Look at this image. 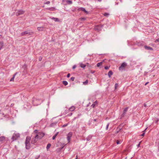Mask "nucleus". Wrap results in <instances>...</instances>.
Returning <instances> with one entry per match:
<instances>
[{
  "instance_id": "nucleus-1",
  "label": "nucleus",
  "mask_w": 159,
  "mask_h": 159,
  "mask_svg": "<svg viewBox=\"0 0 159 159\" xmlns=\"http://www.w3.org/2000/svg\"><path fill=\"white\" fill-rule=\"evenodd\" d=\"M6 141V143H9L10 141L7 138H6L4 136L0 137V143H2Z\"/></svg>"
},
{
  "instance_id": "nucleus-2",
  "label": "nucleus",
  "mask_w": 159,
  "mask_h": 159,
  "mask_svg": "<svg viewBox=\"0 0 159 159\" xmlns=\"http://www.w3.org/2000/svg\"><path fill=\"white\" fill-rule=\"evenodd\" d=\"M20 135L18 133H14L12 138V142L16 140L18 138L20 137Z\"/></svg>"
},
{
  "instance_id": "nucleus-3",
  "label": "nucleus",
  "mask_w": 159,
  "mask_h": 159,
  "mask_svg": "<svg viewBox=\"0 0 159 159\" xmlns=\"http://www.w3.org/2000/svg\"><path fill=\"white\" fill-rule=\"evenodd\" d=\"M37 135H35V137L33 138L31 141V144L35 145V143H36L37 141L39 139L37 138Z\"/></svg>"
},
{
  "instance_id": "nucleus-4",
  "label": "nucleus",
  "mask_w": 159,
  "mask_h": 159,
  "mask_svg": "<svg viewBox=\"0 0 159 159\" xmlns=\"http://www.w3.org/2000/svg\"><path fill=\"white\" fill-rule=\"evenodd\" d=\"M33 33L30 30H28L22 32L21 34L22 35H24L25 34H28L29 35H31L33 34Z\"/></svg>"
},
{
  "instance_id": "nucleus-5",
  "label": "nucleus",
  "mask_w": 159,
  "mask_h": 159,
  "mask_svg": "<svg viewBox=\"0 0 159 159\" xmlns=\"http://www.w3.org/2000/svg\"><path fill=\"white\" fill-rule=\"evenodd\" d=\"M127 65L126 63L125 62H124L121 64L120 66L119 67V70H124L126 66Z\"/></svg>"
},
{
  "instance_id": "nucleus-6",
  "label": "nucleus",
  "mask_w": 159,
  "mask_h": 159,
  "mask_svg": "<svg viewBox=\"0 0 159 159\" xmlns=\"http://www.w3.org/2000/svg\"><path fill=\"white\" fill-rule=\"evenodd\" d=\"M103 27V25H99L95 27V29L98 31H100L101 30L102 28Z\"/></svg>"
},
{
  "instance_id": "nucleus-7",
  "label": "nucleus",
  "mask_w": 159,
  "mask_h": 159,
  "mask_svg": "<svg viewBox=\"0 0 159 159\" xmlns=\"http://www.w3.org/2000/svg\"><path fill=\"white\" fill-rule=\"evenodd\" d=\"M44 135V133L42 132H39L38 134H36L35 135H37V138L39 139H41Z\"/></svg>"
},
{
  "instance_id": "nucleus-8",
  "label": "nucleus",
  "mask_w": 159,
  "mask_h": 159,
  "mask_svg": "<svg viewBox=\"0 0 159 159\" xmlns=\"http://www.w3.org/2000/svg\"><path fill=\"white\" fill-rule=\"evenodd\" d=\"M24 13V11L21 10H17V12H16V15L17 16H19L23 14Z\"/></svg>"
},
{
  "instance_id": "nucleus-9",
  "label": "nucleus",
  "mask_w": 159,
  "mask_h": 159,
  "mask_svg": "<svg viewBox=\"0 0 159 159\" xmlns=\"http://www.w3.org/2000/svg\"><path fill=\"white\" fill-rule=\"evenodd\" d=\"M72 133L71 132H70L68 133L67 135V138L68 142H70V139L72 136Z\"/></svg>"
},
{
  "instance_id": "nucleus-10",
  "label": "nucleus",
  "mask_w": 159,
  "mask_h": 159,
  "mask_svg": "<svg viewBox=\"0 0 159 159\" xmlns=\"http://www.w3.org/2000/svg\"><path fill=\"white\" fill-rule=\"evenodd\" d=\"M31 140V138L30 136H27L26 138V139L25 141V144H28V143H30V141Z\"/></svg>"
},
{
  "instance_id": "nucleus-11",
  "label": "nucleus",
  "mask_w": 159,
  "mask_h": 159,
  "mask_svg": "<svg viewBox=\"0 0 159 159\" xmlns=\"http://www.w3.org/2000/svg\"><path fill=\"white\" fill-rule=\"evenodd\" d=\"M78 10L79 11H83L84 12H85V13H86V14L88 13V12L86 10H85V9L83 7H80V8H78Z\"/></svg>"
},
{
  "instance_id": "nucleus-12",
  "label": "nucleus",
  "mask_w": 159,
  "mask_h": 159,
  "mask_svg": "<svg viewBox=\"0 0 159 159\" xmlns=\"http://www.w3.org/2000/svg\"><path fill=\"white\" fill-rule=\"evenodd\" d=\"M144 48L146 50H153V49L152 48L149 47L147 45H145L144 46Z\"/></svg>"
},
{
  "instance_id": "nucleus-13",
  "label": "nucleus",
  "mask_w": 159,
  "mask_h": 159,
  "mask_svg": "<svg viewBox=\"0 0 159 159\" xmlns=\"http://www.w3.org/2000/svg\"><path fill=\"white\" fill-rule=\"evenodd\" d=\"M128 107H127L125 108L123 111V113L121 115V116L122 117H123L125 115V114L126 113V112L127 111V110L128 109Z\"/></svg>"
},
{
  "instance_id": "nucleus-14",
  "label": "nucleus",
  "mask_w": 159,
  "mask_h": 159,
  "mask_svg": "<svg viewBox=\"0 0 159 159\" xmlns=\"http://www.w3.org/2000/svg\"><path fill=\"white\" fill-rule=\"evenodd\" d=\"M30 147V143L28 144H25V148L27 149H29Z\"/></svg>"
},
{
  "instance_id": "nucleus-15",
  "label": "nucleus",
  "mask_w": 159,
  "mask_h": 159,
  "mask_svg": "<svg viewBox=\"0 0 159 159\" xmlns=\"http://www.w3.org/2000/svg\"><path fill=\"white\" fill-rule=\"evenodd\" d=\"M97 101H95L91 105V106L93 108H94L96 105L97 104Z\"/></svg>"
},
{
  "instance_id": "nucleus-16",
  "label": "nucleus",
  "mask_w": 159,
  "mask_h": 159,
  "mask_svg": "<svg viewBox=\"0 0 159 159\" xmlns=\"http://www.w3.org/2000/svg\"><path fill=\"white\" fill-rule=\"evenodd\" d=\"M57 122H54L50 124V126L54 127V126H55L57 124Z\"/></svg>"
},
{
  "instance_id": "nucleus-17",
  "label": "nucleus",
  "mask_w": 159,
  "mask_h": 159,
  "mask_svg": "<svg viewBox=\"0 0 159 159\" xmlns=\"http://www.w3.org/2000/svg\"><path fill=\"white\" fill-rule=\"evenodd\" d=\"M46 9L51 11H53L55 10V8L54 7H52L50 8H46Z\"/></svg>"
},
{
  "instance_id": "nucleus-18",
  "label": "nucleus",
  "mask_w": 159,
  "mask_h": 159,
  "mask_svg": "<svg viewBox=\"0 0 159 159\" xmlns=\"http://www.w3.org/2000/svg\"><path fill=\"white\" fill-rule=\"evenodd\" d=\"M37 29L39 31H43V27H38Z\"/></svg>"
},
{
  "instance_id": "nucleus-19",
  "label": "nucleus",
  "mask_w": 159,
  "mask_h": 159,
  "mask_svg": "<svg viewBox=\"0 0 159 159\" xmlns=\"http://www.w3.org/2000/svg\"><path fill=\"white\" fill-rule=\"evenodd\" d=\"M112 74L113 72L111 70H110L107 74L108 75L109 77H110Z\"/></svg>"
},
{
  "instance_id": "nucleus-20",
  "label": "nucleus",
  "mask_w": 159,
  "mask_h": 159,
  "mask_svg": "<svg viewBox=\"0 0 159 159\" xmlns=\"http://www.w3.org/2000/svg\"><path fill=\"white\" fill-rule=\"evenodd\" d=\"M52 19L55 21H59V19L57 18L53 17L52 18Z\"/></svg>"
},
{
  "instance_id": "nucleus-21",
  "label": "nucleus",
  "mask_w": 159,
  "mask_h": 159,
  "mask_svg": "<svg viewBox=\"0 0 159 159\" xmlns=\"http://www.w3.org/2000/svg\"><path fill=\"white\" fill-rule=\"evenodd\" d=\"M75 109V107L74 106H72L69 108V110L70 111H74Z\"/></svg>"
},
{
  "instance_id": "nucleus-22",
  "label": "nucleus",
  "mask_w": 159,
  "mask_h": 159,
  "mask_svg": "<svg viewBox=\"0 0 159 159\" xmlns=\"http://www.w3.org/2000/svg\"><path fill=\"white\" fill-rule=\"evenodd\" d=\"M4 45V44L3 42H0V50L1 49V48H2L3 46Z\"/></svg>"
},
{
  "instance_id": "nucleus-23",
  "label": "nucleus",
  "mask_w": 159,
  "mask_h": 159,
  "mask_svg": "<svg viewBox=\"0 0 159 159\" xmlns=\"http://www.w3.org/2000/svg\"><path fill=\"white\" fill-rule=\"evenodd\" d=\"M88 80H85V81L83 82V84L85 85H87L88 84Z\"/></svg>"
},
{
  "instance_id": "nucleus-24",
  "label": "nucleus",
  "mask_w": 159,
  "mask_h": 159,
  "mask_svg": "<svg viewBox=\"0 0 159 159\" xmlns=\"http://www.w3.org/2000/svg\"><path fill=\"white\" fill-rule=\"evenodd\" d=\"M92 136H89L86 138V140L87 141H89L90 140Z\"/></svg>"
},
{
  "instance_id": "nucleus-25",
  "label": "nucleus",
  "mask_w": 159,
  "mask_h": 159,
  "mask_svg": "<svg viewBox=\"0 0 159 159\" xmlns=\"http://www.w3.org/2000/svg\"><path fill=\"white\" fill-rule=\"evenodd\" d=\"M58 132H57L56 134L53 136L52 138V139L53 140H54L56 138V136L58 134Z\"/></svg>"
},
{
  "instance_id": "nucleus-26",
  "label": "nucleus",
  "mask_w": 159,
  "mask_h": 159,
  "mask_svg": "<svg viewBox=\"0 0 159 159\" xmlns=\"http://www.w3.org/2000/svg\"><path fill=\"white\" fill-rule=\"evenodd\" d=\"M86 19L87 17H83L80 18V19L81 20V21H84L85 20H86Z\"/></svg>"
},
{
  "instance_id": "nucleus-27",
  "label": "nucleus",
  "mask_w": 159,
  "mask_h": 159,
  "mask_svg": "<svg viewBox=\"0 0 159 159\" xmlns=\"http://www.w3.org/2000/svg\"><path fill=\"white\" fill-rule=\"evenodd\" d=\"M51 146V144L50 143H48L47 144V146L46 147V148H47V150H48L49 148H50Z\"/></svg>"
},
{
  "instance_id": "nucleus-28",
  "label": "nucleus",
  "mask_w": 159,
  "mask_h": 159,
  "mask_svg": "<svg viewBox=\"0 0 159 159\" xmlns=\"http://www.w3.org/2000/svg\"><path fill=\"white\" fill-rule=\"evenodd\" d=\"M63 84L64 85L66 86L67 85L68 82L67 81H63L62 82Z\"/></svg>"
},
{
  "instance_id": "nucleus-29",
  "label": "nucleus",
  "mask_w": 159,
  "mask_h": 159,
  "mask_svg": "<svg viewBox=\"0 0 159 159\" xmlns=\"http://www.w3.org/2000/svg\"><path fill=\"white\" fill-rule=\"evenodd\" d=\"M102 62H100L98 63L97 64V66L98 67H99L100 66L102 65Z\"/></svg>"
},
{
  "instance_id": "nucleus-30",
  "label": "nucleus",
  "mask_w": 159,
  "mask_h": 159,
  "mask_svg": "<svg viewBox=\"0 0 159 159\" xmlns=\"http://www.w3.org/2000/svg\"><path fill=\"white\" fill-rule=\"evenodd\" d=\"M80 66L82 68H84L86 66V65L81 63L80 64Z\"/></svg>"
},
{
  "instance_id": "nucleus-31",
  "label": "nucleus",
  "mask_w": 159,
  "mask_h": 159,
  "mask_svg": "<svg viewBox=\"0 0 159 159\" xmlns=\"http://www.w3.org/2000/svg\"><path fill=\"white\" fill-rule=\"evenodd\" d=\"M66 2L68 4H71L72 3V1L70 0H67Z\"/></svg>"
},
{
  "instance_id": "nucleus-32",
  "label": "nucleus",
  "mask_w": 159,
  "mask_h": 159,
  "mask_svg": "<svg viewBox=\"0 0 159 159\" xmlns=\"http://www.w3.org/2000/svg\"><path fill=\"white\" fill-rule=\"evenodd\" d=\"M15 75L16 74L14 75L13 76V77L10 80V81H12L14 80Z\"/></svg>"
},
{
  "instance_id": "nucleus-33",
  "label": "nucleus",
  "mask_w": 159,
  "mask_h": 159,
  "mask_svg": "<svg viewBox=\"0 0 159 159\" xmlns=\"http://www.w3.org/2000/svg\"><path fill=\"white\" fill-rule=\"evenodd\" d=\"M103 15L105 16H109V14L108 13H105Z\"/></svg>"
},
{
  "instance_id": "nucleus-34",
  "label": "nucleus",
  "mask_w": 159,
  "mask_h": 159,
  "mask_svg": "<svg viewBox=\"0 0 159 159\" xmlns=\"http://www.w3.org/2000/svg\"><path fill=\"white\" fill-rule=\"evenodd\" d=\"M138 44L139 46H143V43L142 42H139L138 43Z\"/></svg>"
},
{
  "instance_id": "nucleus-35",
  "label": "nucleus",
  "mask_w": 159,
  "mask_h": 159,
  "mask_svg": "<svg viewBox=\"0 0 159 159\" xmlns=\"http://www.w3.org/2000/svg\"><path fill=\"white\" fill-rule=\"evenodd\" d=\"M118 86V83H116L115 84V89H116Z\"/></svg>"
},
{
  "instance_id": "nucleus-36",
  "label": "nucleus",
  "mask_w": 159,
  "mask_h": 159,
  "mask_svg": "<svg viewBox=\"0 0 159 159\" xmlns=\"http://www.w3.org/2000/svg\"><path fill=\"white\" fill-rule=\"evenodd\" d=\"M75 77H71L70 78V80H71L72 81H74V80H75Z\"/></svg>"
},
{
  "instance_id": "nucleus-37",
  "label": "nucleus",
  "mask_w": 159,
  "mask_h": 159,
  "mask_svg": "<svg viewBox=\"0 0 159 159\" xmlns=\"http://www.w3.org/2000/svg\"><path fill=\"white\" fill-rule=\"evenodd\" d=\"M50 3V2L49 1H47L46 2L44 3V4H48Z\"/></svg>"
},
{
  "instance_id": "nucleus-38",
  "label": "nucleus",
  "mask_w": 159,
  "mask_h": 159,
  "mask_svg": "<svg viewBox=\"0 0 159 159\" xmlns=\"http://www.w3.org/2000/svg\"><path fill=\"white\" fill-rule=\"evenodd\" d=\"M23 68H24L25 69V71H26V66L25 65H24L23 66Z\"/></svg>"
},
{
  "instance_id": "nucleus-39",
  "label": "nucleus",
  "mask_w": 159,
  "mask_h": 159,
  "mask_svg": "<svg viewBox=\"0 0 159 159\" xmlns=\"http://www.w3.org/2000/svg\"><path fill=\"white\" fill-rule=\"evenodd\" d=\"M68 125V124H65L62 125V127L64 128L66 126Z\"/></svg>"
},
{
  "instance_id": "nucleus-40",
  "label": "nucleus",
  "mask_w": 159,
  "mask_h": 159,
  "mask_svg": "<svg viewBox=\"0 0 159 159\" xmlns=\"http://www.w3.org/2000/svg\"><path fill=\"white\" fill-rule=\"evenodd\" d=\"M109 123H108L107 124V126H106V130H107V129H108V126H109Z\"/></svg>"
},
{
  "instance_id": "nucleus-41",
  "label": "nucleus",
  "mask_w": 159,
  "mask_h": 159,
  "mask_svg": "<svg viewBox=\"0 0 159 159\" xmlns=\"http://www.w3.org/2000/svg\"><path fill=\"white\" fill-rule=\"evenodd\" d=\"M42 59V57H40L39 58V61H41Z\"/></svg>"
},
{
  "instance_id": "nucleus-42",
  "label": "nucleus",
  "mask_w": 159,
  "mask_h": 159,
  "mask_svg": "<svg viewBox=\"0 0 159 159\" xmlns=\"http://www.w3.org/2000/svg\"><path fill=\"white\" fill-rule=\"evenodd\" d=\"M116 143L117 144H119L120 143V141L118 140H117V141H116Z\"/></svg>"
},
{
  "instance_id": "nucleus-43",
  "label": "nucleus",
  "mask_w": 159,
  "mask_h": 159,
  "mask_svg": "<svg viewBox=\"0 0 159 159\" xmlns=\"http://www.w3.org/2000/svg\"><path fill=\"white\" fill-rule=\"evenodd\" d=\"M109 67L108 66H106L105 67V69L106 70H107L109 69Z\"/></svg>"
},
{
  "instance_id": "nucleus-44",
  "label": "nucleus",
  "mask_w": 159,
  "mask_h": 159,
  "mask_svg": "<svg viewBox=\"0 0 159 159\" xmlns=\"http://www.w3.org/2000/svg\"><path fill=\"white\" fill-rule=\"evenodd\" d=\"M72 114V112H71L70 113H69L68 114V116H71Z\"/></svg>"
},
{
  "instance_id": "nucleus-45",
  "label": "nucleus",
  "mask_w": 159,
  "mask_h": 159,
  "mask_svg": "<svg viewBox=\"0 0 159 159\" xmlns=\"http://www.w3.org/2000/svg\"><path fill=\"white\" fill-rule=\"evenodd\" d=\"M70 76V73H68L67 75V78H69Z\"/></svg>"
},
{
  "instance_id": "nucleus-46",
  "label": "nucleus",
  "mask_w": 159,
  "mask_h": 159,
  "mask_svg": "<svg viewBox=\"0 0 159 159\" xmlns=\"http://www.w3.org/2000/svg\"><path fill=\"white\" fill-rule=\"evenodd\" d=\"M121 129H120L118 131H116V134L118 133H119V131L121 130Z\"/></svg>"
},
{
  "instance_id": "nucleus-47",
  "label": "nucleus",
  "mask_w": 159,
  "mask_h": 159,
  "mask_svg": "<svg viewBox=\"0 0 159 159\" xmlns=\"http://www.w3.org/2000/svg\"><path fill=\"white\" fill-rule=\"evenodd\" d=\"M76 67V66L75 65H74L73 66V67H72V68L73 69H74Z\"/></svg>"
},
{
  "instance_id": "nucleus-48",
  "label": "nucleus",
  "mask_w": 159,
  "mask_h": 159,
  "mask_svg": "<svg viewBox=\"0 0 159 159\" xmlns=\"http://www.w3.org/2000/svg\"><path fill=\"white\" fill-rule=\"evenodd\" d=\"M34 132L35 133H37V132H38V130H37V129H36L34 131Z\"/></svg>"
},
{
  "instance_id": "nucleus-49",
  "label": "nucleus",
  "mask_w": 159,
  "mask_h": 159,
  "mask_svg": "<svg viewBox=\"0 0 159 159\" xmlns=\"http://www.w3.org/2000/svg\"><path fill=\"white\" fill-rule=\"evenodd\" d=\"M145 133H143L142 134H141V136H143L144 135Z\"/></svg>"
},
{
  "instance_id": "nucleus-50",
  "label": "nucleus",
  "mask_w": 159,
  "mask_h": 159,
  "mask_svg": "<svg viewBox=\"0 0 159 159\" xmlns=\"http://www.w3.org/2000/svg\"><path fill=\"white\" fill-rule=\"evenodd\" d=\"M159 42V39H156L155 41V42Z\"/></svg>"
},
{
  "instance_id": "nucleus-51",
  "label": "nucleus",
  "mask_w": 159,
  "mask_h": 159,
  "mask_svg": "<svg viewBox=\"0 0 159 159\" xmlns=\"http://www.w3.org/2000/svg\"><path fill=\"white\" fill-rule=\"evenodd\" d=\"M140 142L137 145V147H139L140 146Z\"/></svg>"
},
{
  "instance_id": "nucleus-52",
  "label": "nucleus",
  "mask_w": 159,
  "mask_h": 159,
  "mask_svg": "<svg viewBox=\"0 0 159 159\" xmlns=\"http://www.w3.org/2000/svg\"><path fill=\"white\" fill-rule=\"evenodd\" d=\"M149 83L148 82H146L145 84V85H147L148 83Z\"/></svg>"
},
{
  "instance_id": "nucleus-53",
  "label": "nucleus",
  "mask_w": 159,
  "mask_h": 159,
  "mask_svg": "<svg viewBox=\"0 0 159 159\" xmlns=\"http://www.w3.org/2000/svg\"><path fill=\"white\" fill-rule=\"evenodd\" d=\"M2 115L3 116H5V114H4V113H2Z\"/></svg>"
},
{
  "instance_id": "nucleus-54",
  "label": "nucleus",
  "mask_w": 159,
  "mask_h": 159,
  "mask_svg": "<svg viewBox=\"0 0 159 159\" xmlns=\"http://www.w3.org/2000/svg\"><path fill=\"white\" fill-rule=\"evenodd\" d=\"M95 72V71H91V73L93 74V73H94Z\"/></svg>"
},
{
  "instance_id": "nucleus-55",
  "label": "nucleus",
  "mask_w": 159,
  "mask_h": 159,
  "mask_svg": "<svg viewBox=\"0 0 159 159\" xmlns=\"http://www.w3.org/2000/svg\"><path fill=\"white\" fill-rule=\"evenodd\" d=\"M96 121V119H94L93 120V121L94 122H95V121Z\"/></svg>"
},
{
  "instance_id": "nucleus-56",
  "label": "nucleus",
  "mask_w": 159,
  "mask_h": 159,
  "mask_svg": "<svg viewBox=\"0 0 159 159\" xmlns=\"http://www.w3.org/2000/svg\"><path fill=\"white\" fill-rule=\"evenodd\" d=\"M78 159V157H77V155L76 156L75 159Z\"/></svg>"
},
{
  "instance_id": "nucleus-57",
  "label": "nucleus",
  "mask_w": 159,
  "mask_h": 159,
  "mask_svg": "<svg viewBox=\"0 0 159 159\" xmlns=\"http://www.w3.org/2000/svg\"><path fill=\"white\" fill-rule=\"evenodd\" d=\"M98 1L99 2H101L102 0H98Z\"/></svg>"
},
{
  "instance_id": "nucleus-58",
  "label": "nucleus",
  "mask_w": 159,
  "mask_h": 159,
  "mask_svg": "<svg viewBox=\"0 0 159 159\" xmlns=\"http://www.w3.org/2000/svg\"><path fill=\"white\" fill-rule=\"evenodd\" d=\"M146 129H147V128H146V129H145L143 131V132H144V131H145V130Z\"/></svg>"
},
{
  "instance_id": "nucleus-59",
  "label": "nucleus",
  "mask_w": 159,
  "mask_h": 159,
  "mask_svg": "<svg viewBox=\"0 0 159 159\" xmlns=\"http://www.w3.org/2000/svg\"><path fill=\"white\" fill-rule=\"evenodd\" d=\"M1 110H0V114L1 113Z\"/></svg>"
},
{
  "instance_id": "nucleus-60",
  "label": "nucleus",
  "mask_w": 159,
  "mask_h": 159,
  "mask_svg": "<svg viewBox=\"0 0 159 159\" xmlns=\"http://www.w3.org/2000/svg\"><path fill=\"white\" fill-rule=\"evenodd\" d=\"M144 75H146V73H144Z\"/></svg>"
},
{
  "instance_id": "nucleus-61",
  "label": "nucleus",
  "mask_w": 159,
  "mask_h": 159,
  "mask_svg": "<svg viewBox=\"0 0 159 159\" xmlns=\"http://www.w3.org/2000/svg\"><path fill=\"white\" fill-rule=\"evenodd\" d=\"M88 106H89V104L87 105V107H88Z\"/></svg>"
},
{
  "instance_id": "nucleus-62",
  "label": "nucleus",
  "mask_w": 159,
  "mask_h": 159,
  "mask_svg": "<svg viewBox=\"0 0 159 159\" xmlns=\"http://www.w3.org/2000/svg\"><path fill=\"white\" fill-rule=\"evenodd\" d=\"M144 106H145V107L146 106V105L145 104L144 105Z\"/></svg>"
},
{
  "instance_id": "nucleus-63",
  "label": "nucleus",
  "mask_w": 159,
  "mask_h": 159,
  "mask_svg": "<svg viewBox=\"0 0 159 159\" xmlns=\"http://www.w3.org/2000/svg\"><path fill=\"white\" fill-rule=\"evenodd\" d=\"M18 159H20V158H18Z\"/></svg>"
}]
</instances>
